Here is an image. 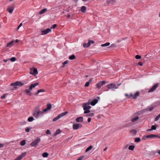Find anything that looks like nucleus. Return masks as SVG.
<instances>
[{
    "mask_svg": "<svg viewBox=\"0 0 160 160\" xmlns=\"http://www.w3.org/2000/svg\"><path fill=\"white\" fill-rule=\"evenodd\" d=\"M105 83L106 82L104 81H101L96 84L97 87L100 89Z\"/></svg>",
    "mask_w": 160,
    "mask_h": 160,
    "instance_id": "obj_10",
    "label": "nucleus"
},
{
    "mask_svg": "<svg viewBox=\"0 0 160 160\" xmlns=\"http://www.w3.org/2000/svg\"><path fill=\"white\" fill-rule=\"evenodd\" d=\"M68 112L67 111L65 112H63L62 113H61L59 114V115H58L57 117L54 118L52 120V121L53 122H55L60 118H62V117H63V116L66 115L68 113Z\"/></svg>",
    "mask_w": 160,
    "mask_h": 160,
    "instance_id": "obj_5",
    "label": "nucleus"
},
{
    "mask_svg": "<svg viewBox=\"0 0 160 160\" xmlns=\"http://www.w3.org/2000/svg\"><path fill=\"white\" fill-rule=\"evenodd\" d=\"M57 26L56 24H54L53 25L52 27H51V28L52 29H54Z\"/></svg>",
    "mask_w": 160,
    "mask_h": 160,
    "instance_id": "obj_48",
    "label": "nucleus"
},
{
    "mask_svg": "<svg viewBox=\"0 0 160 160\" xmlns=\"http://www.w3.org/2000/svg\"><path fill=\"white\" fill-rule=\"evenodd\" d=\"M34 118L32 117H29L28 118V121L29 122H32L33 121Z\"/></svg>",
    "mask_w": 160,
    "mask_h": 160,
    "instance_id": "obj_33",
    "label": "nucleus"
},
{
    "mask_svg": "<svg viewBox=\"0 0 160 160\" xmlns=\"http://www.w3.org/2000/svg\"><path fill=\"white\" fill-rule=\"evenodd\" d=\"M135 58L136 59H140L141 57L140 56L137 55L136 56Z\"/></svg>",
    "mask_w": 160,
    "mask_h": 160,
    "instance_id": "obj_43",
    "label": "nucleus"
},
{
    "mask_svg": "<svg viewBox=\"0 0 160 160\" xmlns=\"http://www.w3.org/2000/svg\"><path fill=\"white\" fill-rule=\"evenodd\" d=\"M26 143V141L25 140H23L21 142L20 144L21 146H24Z\"/></svg>",
    "mask_w": 160,
    "mask_h": 160,
    "instance_id": "obj_30",
    "label": "nucleus"
},
{
    "mask_svg": "<svg viewBox=\"0 0 160 160\" xmlns=\"http://www.w3.org/2000/svg\"><path fill=\"white\" fill-rule=\"evenodd\" d=\"M160 118V113L158 115L156 118L155 119V121H156L159 120Z\"/></svg>",
    "mask_w": 160,
    "mask_h": 160,
    "instance_id": "obj_38",
    "label": "nucleus"
},
{
    "mask_svg": "<svg viewBox=\"0 0 160 160\" xmlns=\"http://www.w3.org/2000/svg\"><path fill=\"white\" fill-rule=\"evenodd\" d=\"M8 60H10V59H3V61L5 62H7L8 61Z\"/></svg>",
    "mask_w": 160,
    "mask_h": 160,
    "instance_id": "obj_57",
    "label": "nucleus"
},
{
    "mask_svg": "<svg viewBox=\"0 0 160 160\" xmlns=\"http://www.w3.org/2000/svg\"><path fill=\"white\" fill-rule=\"evenodd\" d=\"M22 158V157L21 156H18L14 160H20Z\"/></svg>",
    "mask_w": 160,
    "mask_h": 160,
    "instance_id": "obj_39",
    "label": "nucleus"
},
{
    "mask_svg": "<svg viewBox=\"0 0 160 160\" xmlns=\"http://www.w3.org/2000/svg\"><path fill=\"white\" fill-rule=\"evenodd\" d=\"M86 10V7L84 6H82L81 7V11L83 13L85 12Z\"/></svg>",
    "mask_w": 160,
    "mask_h": 160,
    "instance_id": "obj_23",
    "label": "nucleus"
},
{
    "mask_svg": "<svg viewBox=\"0 0 160 160\" xmlns=\"http://www.w3.org/2000/svg\"><path fill=\"white\" fill-rule=\"evenodd\" d=\"M84 113L85 114H87L89 113L90 112V111L89 109H87L86 110H84Z\"/></svg>",
    "mask_w": 160,
    "mask_h": 160,
    "instance_id": "obj_42",
    "label": "nucleus"
},
{
    "mask_svg": "<svg viewBox=\"0 0 160 160\" xmlns=\"http://www.w3.org/2000/svg\"><path fill=\"white\" fill-rule=\"evenodd\" d=\"M156 137L160 138V136H158V135H154L152 134L146 136V138H153Z\"/></svg>",
    "mask_w": 160,
    "mask_h": 160,
    "instance_id": "obj_13",
    "label": "nucleus"
},
{
    "mask_svg": "<svg viewBox=\"0 0 160 160\" xmlns=\"http://www.w3.org/2000/svg\"><path fill=\"white\" fill-rule=\"evenodd\" d=\"M125 95L126 97H127L128 98H132V99H136L139 96V92L138 91L134 95L132 93H131L130 95H128L127 93H125Z\"/></svg>",
    "mask_w": 160,
    "mask_h": 160,
    "instance_id": "obj_2",
    "label": "nucleus"
},
{
    "mask_svg": "<svg viewBox=\"0 0 160 160\" xmlns=\"http://www.w3.org/2000/svg\"><path fill=\"white\" fill-rule=\"evenodd\" d=\"M22 23H20V24H19V25L18 26V27L17 28V30H18L20 28L21 26H22Z\"/></svg>",
    "mask_w": 160,
    "mask_h": 160,
    "instance_id": "obj_53",
    "label": "nucleus"
},
{
    "mask_svg": "<svg viewBox=\"0 0 160 160\" xmlns=\"http://www.w3.org/2000/svg\"><path fill=\"white\" fill-rule=\"evenodd\" d=\"M31 128H27L25 130V131L27 132H29Z\"/></svg>",
    "mask_w": 160,
    "mask_h": 160,
    "instance_id": "obj_45",
    "label": "nucleus"
},
{
    "mask_svg": "<svg viewBox=\"0 0 160 160\" xmlns=\"http://www.w3.org/2000/svg\"><path fill=\"white\" fill-rule=\"evenodd\" d=\"M82 125L79 123H75L73 125L72 128L74 130H77L79 128H82Z\"/></svg>",
    "mask_w": 160,
    "mask_h": 160,
    "instance_id": "obj_9",
    "label": "nucleus"
},
{
    "mask_svg": "<svg viewBox=\"0 0 160 160\" xmlns=\"http://www.w3.org/2000/svg\"><path fill=\"white\" fill-rule=\"evenodd\" d=\"M30 73L34 76L38 74V71L37 69L36 68H30Z\"/></svg>",
    "mask_w": 160,
    "mask_h": 160,
    "instance_id": "obj_8",
    "label": "nucleus"
},
{
    "mask_svg": "<svg viewBox=\"0 0 160 160\" xmlns=\"http://www.w3.org/2000/svg\"><path fill=\"white\" fill-rule=\"evenodd\" d=\"M135 146L134 145H130L128 149L130 150H133Z\"/></svg>",
    "mask_w": 160,
    "mask_h": 160,
    "instance_id": "obj_32",
    "label": "nucleus"
},
{
    "mask_svg": "<svg viewBox=\"0 0 160 160\" xmlns=\"http://www.w3.org/2000/svg\"><path fill=\"white\" fill-rule=\"evenodd\" d=\"M94 115V113H90L86 115L85 116L86 117H92Z\"/></svg>",
    "mask_w": 160,
    "mask_h": 160,
    "instance_id": "obj_37",
    "label": "nucleus"
},
{
    "mask_svg": "<svg viewBox=\"0 0 160 160\" xmlns=\"http://www.w3.org/2000/svg\"><path fill=\"white\" fill-rule=\"evenodd\" d=\"M88 43L90 44V45L91 43H94V41L93 40H89Z\"/></svg>",
    "mask_w": 160,
    "mask_h": 160,
    "instance_id": "obj_47",
    "label": "nucleus"
},
{
    "mask_svg": "<svg viewBox=\"0 0 160 160\" xmlns=\"http://www.w3.org/2000/svg\"><path fill=\"white\" fill-rule=\"evenodd\" d=\"M120 41H121L120 40H118V42H120Z\"/></svg>",
    "mask_w": 160,
    "mask_h": 160,
    "instance_id": "obj_64",
    "label": "nucleus"
},
{
    "mask_svg": "<svg viewBox=\"0 0 160 160\" xmlns=\"http://www.w3.org/2000/svg\"><path fill=\"white\" fill-rule=\"evenodd\" d=\"M90 103V100H89L87 103H84L82 105V107L84 110L89 109L91 108V107L89 106Z\"/></svg>",
    "mask_w": 160,
    "mask_h": 160,
    "instance_id": "obj_7",
    "label": "nucleus"
},
{
    "mask_svg": "<svg viewBox=\"0 0 160 160\" xmlns=\"http://www.w3.org/2000/svg\"><path fill=\"white\" fill-rule=\"evenodd\" d=\"M27 154V152H24L22 153L21 155H19V156H21L22 157V158L25 157Z\"/></svg>",
    "mask_w": 160,
    "mask_h": 160,
    "instance_id": "obj_41",
    "label": "nucleus"
},
{
    "mask_svg": "<svg viewBox=\"0 0 160 160\" xmlns=\"http://www.w3.org/2000/svg\"><path fill=\"white\" fill-rule=\"evenodd\" d=\"M156 129V126L155 125H153L152 126L151 128V129L149 130V131H150L151 130H155Z\"/></svg>",
    "mask_w": 160,
    "mask_h": 160,
    "instance_id": "obj_34",
    "label": "nucleus"
},
{
    "mask_svg": "<svg viewBox=\"0 0 160 160\" xmlns=\"http://www.w3.org/2000/svg\"><path fill=\"white\" fill-rule=\"evenodd\" d=\"M140 141V138H137L135 139V142H139Z\"/></svg>",
    "mask_w": 160,
    "mask_h": 160,
    "instance_id": "obj_36",
    "label": "nucleus"
},
{
    "mask_svg": "<svg viewBox=\"0 0 160 160\" xmlns=\"http://www.w3.org/2000/svg\"><path fill=\"white\" fill-rule=\"evenodd\" d=\"M7 10L8 11V12H9V13L11 14L12 13V12L14 10V8L13 7H12L11 6H10L8 8Z\"/></svg>",
    "mask_w": 160,
    "mask_h": 160,
    "instance_id": "obj_18",
    "label": "nucleus"
},
{
    "mask_svg": "<svg viewBox=\"0 0 160 160\" xmlns=\"http://www.w3.org/2000/svg\"><path fill=\"white\" fill-rule=\"evenodd\" d=\"M130 132L132 135H135L137 134V131L135 129H132Z\"/></svg>",
    "mask_w": 160,
    "mask_h": 160,
    "instance_id": "obj_19",
    "label": "nucleus"
},
{
    "mask_svg": "<svg viewBox=\"0 0 160 160\" xmlns=\"http://www.w3.org/2000/svg\"><path fill=\"white\" fill-rule=\"evenodd\" d=\"M89 82H88L85 84V87H88L89 86Z\"/></svg>",
    "mask_w": 160,
    "mask_h": 160,
    "instance_id": "obj_49",
    "label": "nucleus"
},
{
    "mask_svg": "<svg viewBox=\"0 0 160 160\" xmlns=\"http://www.w3.org/2000/svg\"><path fill=\"white\" fill-rule=\"evenodd\" d=\"M14 42L13 41H12L7 44V47H11L12 45V44L14 43Z\"/></svg>",
    "mask_w": 160,
    "mask_h": 160,
    "instance_id": "obj_25",
    "label": "nucleus"
},
{
    "mask_svg": "<svg viewBox=\"0 0 160 160\" xmlns=\"http://www.w3.org/2000/svg\"><path fill=\"white\" fill-rule=\"evenodd\" d=\"M67 16L68 18H70L71 15L70 14H68Z\"/></svg>",
    "mask_w": 160,
    "mask_h": 160,
    "instance_id": "obj_59",
    "label": "nucleus"
},
{
    "mask_svg": "<svg viewBox=\"0 0 160 160\" xmlns=\"http://www.w3.org/2000/svg\"><path fill=\"white\" fill-rule=\"evenodd\" d=\"M138 65L140 66H142L143 65V64L142 62H139L138 63Z\"/></svg>",
    "mask_w": 160,
    "mask_h": 160,
    "instance_id": "obj_54",
    "label": "nucleus"
},
{
    "mask_svg": "<svg viewBox=\"0 0 160 160\" xmlns=\"http://www.w3.org/2000/svg\"><path fill=\"white\" fill-rule=\"evenodd\" d=\"M158 86V84L157 83L155 84L151 89L148 91V92H153L156 88Z\"/></svg>",
    "mask_w": 160,
    "mask_h": 160,
    "instance_id": "obj_11",
    "label": "nucleus"
},
{
    "mask_svg": "<svg viewBox=\"0 0 160 160\" xmlns=\"http://www.w3.org/2000/svg\"><path fill=\"white\" fill-rule=\"evenodd\" d=\"M69 62L68 60H66L65 61H64L63 63V67H64V65L68 64V63Z\"/></svg>",
    "mask_w": 160,
    "mask_h": 160,
    "instance_id": "obj_46",
    "label": "nucleus"
},
{
    "mask_svg": "<svg viewBox=\"0 0 160 160\" xmlns=\"http://www.w3.org/2000/svg\"><path fill=\"white\" fill-rule=\"evenodd\" d=\"M92 81V79H90L89 81H88V82H89V83H90V82H91V81Z\"/></svg>",
    "mask_w": 160,
    "mask_h": 160,
    "instance_id": "obj_60",
    "label": "nucleus"
},
{
    "mask_svg": "<svg viewBox=\"0 0 160 160\" xmlns=\"http://www.w3.org/2000/svg\"><path fill=\"white\" fill-rule=\"evenodd\" d=\"M92 148V146H90L88 147L86 150V152H87L90 150Z\"/></svg>",
    "mask_w": 160,
    "mask_h": 160,
    "instance_id": "obj_35",
    "label": "nucleus"
},
{
    "mask_svg": "<svg viewBox=\"0 0 160 160\" xmlns=\"http://www.w3.org/2000/svg\"><path fill=\"white\" fill-rule=\"evenodd\" d=\"M38 85V83L37 82L33 84H31L29 87V89L32 90L33 88H34L36 86Z\"/></svg>",
    "mask_w": 160,
    "mask_h": 160,
    "instance_id": "obj_15",
    "label": "nucleus"
},
{
    "mask_svg": "<svg viewBox=\"0 0 160 160\" xmlns=\"http://www.w3.org/2000/svg\"><path fill=\"white\" fill-rule=\"evenodd\" d=\"M139 118V117L138 116L135 117L133 118L132 119L131 121L132 122H134Z\"/></svg>",
    "mask_w": 160,
    "mask_h": 160,
    "instance_id": "obj_28",
    "label": "nucleus"
},
{
    "mask_svg": "<svg viewBox=\"0 0 160 160\" xmlns=\"http://www.w3.org/2000/svg\"><path fill=\"white\" fill-rule=\"evenodd\" d=\"M43 112L40 111L39 110V108L38 107L36 108L33 112L32 115L36 118H39L41 115H42Z\"/></svg>",
    "mask_w": 160,
    "mask_h": 160,
    "instance_id": "obj_1",
    "label": "nucleus"
},
{
    "mask_svg": "<svg viewBox=\"0 0 160 160\" xmlns=\"http://www.w3.org/2000/svg\"><path fill=\"white\" fill-rule=\"evenodd\" d=\"M15 42H19V40H18V39H16L15 41Z\"/></svg>",
    "mask_w": 160,
    "mask_h": 160,
    "instance_id": "obj_61",
    "label": "nucleus"
},
{
    "mask_svg": "<svg viewBox=\"0 0 160 160\" xmlns=\"http://www.w3.org/2000/svg\"><path fill=\"white\" fill-rule=\"evenodd\" d=\"M4 144L2 143H0V148H2L4 146Z\"/></svg>",
    "mask_w": 160,
    "mask_h": 160,
    "instance_id": "obj_58",
    "label": "nucleus"
},
{
    "mask_svg": "<svg viewBox=\"0 0 160 160\" xmlns=\"http://www.w3.org/2000/svg\"><path fill=\"white\" fill-rule=\"evenodd\" d=\"M120 85V84L116 85L112 83H111L107 85V87L108 89H115L118 88Z\"/></svg>",
    "mask_w": 160,
    "mask_h": 160,
    "instance_id": "obj_3",
    "label": "nucleus"
},
{
    "mask_svg": "<svg viewBox=\"0 0 160 160\" xmlns=\"http://www.w3.org/2000/svg\"><path fill=\"white\" fill-rule=\"evenodd\" d=\"M31 90L29 89V88L28 89H26L25 90V92L26 94L27 95H31L30 90Z\"/></svg>",
    "mask_w": 160,
    "mask_h": 160,
    "instance_id": "obj_20",
    "label": "nucleus"
},
{
    "mask_svg": "<svg viewBox=\"0 0 160 160\" xmlns=\"http://www.w3.org/2000/svg\"><path fill=\"white\" fill-rule=\"evenodd\" d=\"M61 131L59 129H58L55 132L54 134V136H56L58 134L61 133Z\"/></svg>",
    "mask_w": 160,
    "mask_h": 160,
    "instance_id": "obj_22",
    "label": "nucleus"
},
{
    "mask_svg": "<svg viewBox=\"0 0 160 160\" xmlns=\"http://www.w3.org/2000/svg\"><path fill=\"white\" fill-rule=\"evenodd\" d=\"M98 100L97 99H94L90 103V104L92 106H94L97 103H98Z\"/></svg>",
    "mask_w": 160,
    "mask_h": 160,
    "instance_id": "obj_17",
    "label": "nucleus"
},
{
    "mask_svg": "<svg viewBox=\"0 0 160 160\" xmlns=\"http://www.w3.org/2000/svg\"><path fill=\"white\" fill-rule=\"evenodd\" d=\"M47 10L46 8H45L41 10L39 12L40 14H42L44 13Z\"/></svg>",
    "mask_w": 160,
    "mask_h": 160,
    "instance_id": "obj_21",
    "label": "nucleus"
},
{
    "mask_svg": "<svg viewBox=\"0 0 160 160\" xmlns=\"http://www.w3.org/2000/svg\"><path fill=\"white\" fill-rule=\"evenodd\" d=\"M158 153L160 155V150H159V151H158Z\"/></svg>",
    "mask_w": 160,
    "mask_h": 160,
    "instance_id": "obj_63",
    "label": "nucleus"
},
{
    "mask_svg": "<svg viewBox=\"0 0 160 160\" xmlns=\"http://www.w3.org/2000/svg\"><path fill=\"white\" fill-rule=\"evenodd\" d=\"M83 46L84 48H87L90 46V44L88 42L87 43H83Z\"/></svg>",
    "mask_w": 160,
    "mask_h": 160,
    "instance_id": "obj_24",
    "label": "nucleus"
},
{
    "mask_svg": "<svg viewBox=\"0 0 160 160\" xmlns=\"http://www.w3.org/2000/svg\"><path fill=\"white\" fill-rule=\"evenodd\" d=\"M147 138H146V136H144L142 138V139L144 140H146Z\"/></svg>",
    "mask_w": 160,
    "mask_h": 160,
    "instance_id": "obj_52",
    "label": "nucleus"
},
{
    "mask_svg": "<svg viewBox=\"0 0 160 160\" xmlns=\"http://www.w3.org/2000/svg\"><path fill=\"white\" fill-rule=\"evenodd\" d=\"M51 29L48 28L45 30H42L41 31L42 35H45L48 34V32H51Z\"/></svg>",
    "mask_w": 160,
    "mask_h": 160,
    "instance_id": "obj_12",
    "label": "nucleus"
},
{
    "mask_svg": "<svg viewBox=\"0 0 160 160\" xmlns=\"http://www.w3.org/2000/svg\"><path fill=\"white\" fill-rule=\"evenodd\" d=\"M110 44V43L109 42H108L105 44H102L101 45V46L102 47H106V46H109Z\"/></svg>",
    "mask_w": 160,
    "mask_h": 160,
    "instance_id": "obj_31",
    "label": "nucleus"
},
{
    "mask_svg": "<svg viewBox=\"0 0 160 160\" xmlns=\"http://www.w3.org/2000/svg\"><path fill=\"white\" fill-rule=\"evenodd\" d=\"M76 121L78 122H82L83 121V118L82 117H79L76 119Z\"/></svg>",
    "mask_w": 160,
    "mask_h": 160,
    "instance_id": "obj_16",
    "label": "nucleus"
},
{
    "mask_svg": "<svg viewBox=\"0 0 160 160\" xmlns=\"http://www.w3.org/2000/svg\"><path fill=\"white\" fill-rule=\"evenodd\" d=\"M10 59L12 62H14L16 61V58L15 57H12Z\"/></svg>",
    "mask_w": 160,
    "mask_h": 160,
    "instance_id": "obj_44",
    "label": "nucleus"
},
{
    "mask_svg": "<svg viewBox=\"0 0 160 160\" xmlns=\"http://www.w3.org/2000/svg\"><path fill=\"white\" fill-rule=\"evenodd\" d=\"M107 149V148H106L104 149V151H106Z\"/></svg>",
    "mask_w": 160,
    "mask_h": 160,
    "instance_id": "obj_62",
    "label": "nucleus"
},
{
    "mask_svg": "<svg viewBox=\"0 0 160 160\" xmlns=\"http://www.w3.org/2000/svg\"><path fill=\"white\" fill-rule=\"evenodd\" d=\"M45 91V90L44 89L38 90L37 91V92L36 94V95H37L39 93L41 92H44Z\"/></svg>",
    "mask_w": 160,
    "mask_h": 160,
    "instance_id": "obj_29",
    "label": "nucleus"
},
{
    "mask_svg": "<svg viewBox=\"0 0 160 160\" xmlns=\"http://www.w3.org/2000/svg\"><path fill=\"white\" fill-rule=\"evenodd\" d=\"M91 118H89L88 119V122H90L91 121Z\"/></svg>",
    "mask_w": 160,
    "mask_h": 160,
    "instance_id": "obj_56",
    "label": "nucleus"
},
{
    "mask_svg": "<svg viewBox=\"0 0 160 160\" xmlns=\"http://www.w3.org/2000/svg\"><path fill=\"white\" fill-rule=\"evenodd\" d=\"M52 107L51 104L50 103H48L47 104V107L43 110V112H46L48 110H50Z\"/></svg>",
    "mask_w": 160,
    "mask_h": 160,
    "instance_id": "obj_14",
    "label": "nucleus"
},
{
    "mask_svg": "<svg viewBox=\"0 0 160 160\" xmlns=\"http://www.w3.org/2000/svg\"><path fill=\"white\" fill-rule=\"evenodd\" d=\"M51 133L50 131L49 130H47L46 132V133L47 134H49Z\"/></svg>",
    "mask_w": 160,
    "mask_h": 160,
    "instance_id": "obj_50",
    "label": "nucleus"
},
{
    "mask_svg": "<svg viewBox=\"0 0 160 160\" xmlns=\"http://www.w3.org/2000/svg\"><path fill=\"white\" fill-rule=\"evenodd\" d=\"M153 109V107H151L148 108V110L149 111H152Z\"/></svg>",
    "mask_w": 160,
    "mask_h": 160,
    "instance_id": "obj_55",
    "label": "nucleus"
},
{
    "mask_svg": "<svg viewBox=\"0 0 160 160\" xmlns=\"http://www.w3.org/2000/svg\"><path fill=\"white\" fill-rule=\"evenodd\" d=\"M84 157L83 156H81L78 158L77 160H84Z\"/></svg>",
    "mask_w": 160,
    "mask_h": 160,
    "instance_id": "obj_40",
    "label": "nucleus"
},
{
    "mask_svg": "<svg viewBox=\"0 0 160 160\" xmlns=\"http://www.w3.org/2000/svg\"><path fill=\"white\" fill-rule=\"evenodd\" d=\"M40 141V139L39 138H37L33 142H32L30 145L31 146L36 147L38 145V143Z\"/></svg>",
    "mask_w": 160,
    "mask_h": 160,
    "instance_id": "obj_6",
    "label": "nucleus"
},
{
    "mask_svg": "<svg viewBox=\"0 0 160 160\" xmlns=\"http://www.w3.org/2000/svg\"><path fill=\"white\" fill-rule=\"evenodd\" d=\"M75 56L73 54L70 56L69 57V59L70 60H73L75 59Z\"/></svg>",
    "mask_w": 160,
    "mask_h": 160,
    "instance_id": "obj_27",
    "label": "nucleus"
},
{
    "mask_svg": "<svg viewBox=\"0 0 160 160\" xmlns=\"http://www.w3.org/2000/svg\"><path fill=\"white\" fill-rule=\"evenodd\" d=\"M48 156V154L47 152H44L42 154V156L44 158H47Z\"/></svg>",
    "mask_w": 160,
    "mask_h": 160,
    "instance_id": "obj_26",
    "label": "nucleus"
},
{
    "mask_svg": "<svg viewBox=\"0 0 160 160\" xmlns=\"http://www.w3.org/2000/svg\"><path fill=\"white\" fill-rule=\"evenodd\" d=\"M25 83H22L20 81H17L14 83H12L10 85L11 86H14V88H17V86H22L24 85Z\"/></svg>",
    "mask_w": 160,
    "mask_h": 160,
    "instance_id": "obj_4",
    "label": "nucleus"
},
{
    "mask_svg": "<svg viewBox=\"0 0 160 160\" xmlns=\"http://www.w3.org/2000/svg\"><path fill=\"white\" fill-rule=\"evenodd\" d=\"M6 94H4L1 97V98L2 99L6 97Z\"/></svg>",
    "mask_w": 160,
    "mask_h": 160,
    "instance_id": "obj_51",
    "label": "nucleus"
}]
</instances>
